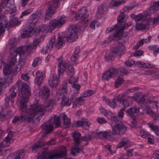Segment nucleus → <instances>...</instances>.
<instances>
[{"label": "nucleus", "mask_w": 159, "mask_h": 159, "mask_svg": "<svg viewBox=\"0 0 159 159\" xmlns=\"http://www.w3.org/2000/svg\"><path fill=\"white\" fill-rule=\"evenodd\" d=\"M53 105L54 100L51 99L43 103V106L38 104L31 105L27 111V112L22 115L21 118L25 121L30 122L32 120L33 117L37 113H40V115H44L46 108H48V111H50L52 109Z\"/></svg>", "instance_id": "f257e3e1"}, {"label": "nucleus", "mask_w": 159, "mask_h": 159, "mask_svg": "<svg viewBox=\"0 0 159 159\" xmlns=\"http://www.w3.org/2000/svg\"><path fill=\"white\" fill-rule=\"evenodd\" d=\"M16 84L18 87L19 91V95L22 99L20 102V109L22 111H25L27 107L26 103L28 100V97L30 95V86L24 82L18 80Z\"/></svg>", "instance_id": "f03ea898"}, {"label": "nucleus", "mask_w": 159, "mask_h": 159, "mask_svg": "<svg viewBox=\"0 0 159 159\" xmlns=\"http://www.w3.org/2000/svg\"><path fill=\"white\" fill-rule=\"evenodd\" d=\"M67 153L66 149L65 146H61L59 148V150H56L50 153L47 156V152L42 151L39 153V155L37 159H57L61 158L65 156Z\"/></svg>", "instance_id": "7ed1b4c3"}, {"label": "nucleus", "mask_w": 159, "mask_h": 159, "mask_svg": "<svg viewBox=\"0 0 159 159\" xmlns=\"http://www.w3.org/2000/svg\"><path fill=\"white\" fill-rule=\"evenodd\" d=\"M70 32L69 35L66 38L67 42H73L76 40L78 38L77 32H79L80 28L79 25L77 24L75 25H71L68 28Z\"/></svg>", "instance_id": "20e7f679"}, {"label": "nucleus", "mask_w": 159, "mask_h": 159, "mask_svg": "<svg viewBox=\"0 0 159 159\" xmlns=\"http://www.w3.org/2000/svg\"><path fill=\"white\" fill-rule=\"evenodd\" d=\"M35 46H32L30 43L23 46L19 47L16 48V52L20 55L26 57L29 56L35 50Z\"/></svg>", "instance_id": "39448f33"}, {"label": "nucleus", "mask_w": 159, "mask_h": 159, "mask_svg": "<svg viewBox=\"0 0 159 159\" xmlns=\"http://www.w3.org/2000/svg\"><path fill=\"white\" fill-rule=\"evenodd\" d=\"M148 23L146 21H143L137 23L135 26V30H140L145 28L148 24L151 25H156L159 22V13L158 15L156 17L152 18H150L147 20Z\"/></svg>", "instance_id": "423d86ee"}, {"label": "nucleus", "mask_w": 159, "mask_h": 159, "mask_svg": "<svg viewBox=\"0 0 159 159\" xmlns=\"http://www.w3.org/2000/svg\"><path fill=\"white\" fill-rule=\"evenodd\" d=\"M65 17L62 15L59 18L52 19L50 21L49 24L48 31L50 32L56 27L59 28L66 22Z\"/></svg>", "instance_id": "0eeeda50"}, {"label": "nucleus", "mask_w": 159, "mask_h": 159, "mask_svg": "<svg viewBox=\"0 0 159 159\" xmlns=\"http://www.w3.org/2000/svg\"><path fill=\"white\" fill-rule=\"evenodd\" d=\"M59 0H52L48 3V8L46 12V16L49 17L54 14L55 10L57 7Z\"/></svg>", "instance_id": "6e6552de"}, {"label": "nucleus", "mask_w": 159, "mask_h": 159, "mask_svg": "<svg viewBox=\"0 0 159 159\" xmlns=\"http://www.w3.org/2000/svg\"><path fill=\"white\" fill-rule=\"evenodd\" d=\"M127 127L122 124H116L112 129L113 134L117 135H122L126 131Z\"/></svg>", "instance_id": "1a4fd4ad"}, {"label": "nucleus", "mask_w": 159, "mask_h": 159, "mask_svg": "<svg viewBox=\"0 0 159 159\" xmlns=\"http://www.w3.org/2000/svg\"><path fill=\"white\" fill-rule=\"evenodd\" d=\"M57 60L58 63V73L59 76L60 75H62L65 70L66 67L67 66L69 61L68 60L63 61L62 57L58 58Z\"/></svg>", "instance_id": "9d476101"}, {"label": "nucleus", "mask_w": 159, "mask_h": 159, "mask_svg": "<svg viewBox=\"0 0 159 159\" xmlns=\"http://www.w3.org/2000/svg\"><path fill=\"white\" fill-rule=\"evenodd\" d=\"M41 128L44 134H43L42 137L46 136L52 131L53 129L52 123L50 121H48L43 123L41 126Z\"/></svg>", "instance_id": "9b49d317"}, {"label": "nucleus", "mask_w": 159, "mask_h": 159, "mask_svg": "<svg viewBox=\"0 0 159 159\" xmlns=\"http://www.w3.org/2000/svg\"><path fill=\"white\" fill-rule=\"evenodd\" d=\"M118 72V70L116 68H110L103 74L102 79L103 80H108L112 77L115 76Z\"/></svg>", "instance_id": "f8f14e48"}, {"label": "nucleus", "mask_w": 159, "mask_h": 159, "mask_svg": "<svg viewBox=\"0 0 159 159\" xmlns=\"http://www.w3.org/2000/svg\"><path fill=\"white\" fill-rule=\"evenodd\" d=\"M39 93L40 98L46 99L50 95V89L48 86H43L40 89Z\"/></svg>", "instance_id": "ddd939ff"}, {"label": "nucleus", "mask_w": 159, "mask_h": 159, "mask_svg": "<svg viewBox=\"0 0 159 159\" xmlns=\"http://www.w3.org/2000/svg\"><path fill=\"white\" fill-rule=\"evenodd\" d=\"M87 12L88 11L86 7H82L79 11L78 14L75 15V19L77 20H84L85 18H86L87 16Z\"/></svg>", "instance_id": "4468645a"}, {"label": "nucleus", "mask_w": 159, "mask_h": 159, "mask_svg": "<svg viewBox=\"0 0 159 159\" xmlns=\"http://www.w3.org/2000/svg\"><path fill=\"white\" fill-rule=\"evenodd\" d=\"M17 54H18L16 52V49L14 52H11L8 58V63L9 65L12 66L14 65L16 62V58Z\"/></svg>", "instance_id": "2eb2a0df"}, {"label": "nucleus", "mask_w": 159, "mask_h": 159, "mask_svg": "<svg viewBox=\"0 0 159 159\" xmlns=\"http://www.w3.org/2000/svg\"><path fill=\"white\" fill-rule=\"evenodd\" d=\"M16 93L14 91L11 92L10 96H7L5 98V105L7 107L9 106V103L11 102L13 103L14 101V99L16 97Z\"/></svg>", "instance_id": "dca6fc26"}, {"label": "nucleus", "mask_w": 159, "mask_h": 159, "mask_svg": "<svg viewBox=\"0 0 159 159\" xmlns=\"http://www.w3.org/2000/svg\"><path fill=\"white\" fill-rule=\"evenodd\" d=\"M76 124L77 127L82 126L85 129H88L90 126V123L85 119H82L81 120L78 121Z\"/></svg>", "instance_id": "f3484780"}, {"label": "nucleus", "mask_w": 159, "mask_h": 159, "mask_svg": "<svg viewBox=\"0 0 159 159\" xmlns=\"http://www.w3.org/2000/svg\"><path fill=\"white\" fill-rule=\"evenodd\" d=\"M59 80L57 75H52L48 81L49 85L52 88H55L57 85Z\"/></svg>", "instance_id": "a211bd4d"}, {"label": "nucleus", "mask_w": 159, "mask_h": 159, "mask_svg": "<svg viewBox=\"0 0 159 159\" xmlns=\"http://www.w3.org/2000/svg\"><path fill=\"white\" fill-rule=\"evenodd\" d=\"M66 41H67L66 37L62 38L60 36L58 37L57 41L55 45L56 48L57 49L62 48Z\"/></svg>", "instance_id": "6ab92c4d"}, {"label": "nucleus", "mask_w": 159, "mask_h": 159, "mask_svg": "<svg viewBox=\"0 0 159 159\" xmlns=\"http://www.w3.org/2000/svg\"><path fill=\"white\" fill-rule=\"evenodd\" d=\"M61 116L63 120V127L65 128H68L70 126L71 124L70 120L68 118L67 116L65 114H62Z\"/></svg>", "instance_id": "aec40b11"}, {"label": "nucleus", "mask_w": 159, "mask_h": 159, "mask_svg": "<svg viewBox=\"0 0 159 159\" xmlns=\"http://www.w3.org/2000/svg\"><path fill=\"white\" fill-rule=\"evenodd\" d=\"M105 115L108 119L112 121H114L116 123L119 122L120 121L119 118L117 116H114L113 114L110 111L106 112Z\"/></svg>", "instance_id": "412c9836"}, {"label": "nucleus", "mask_w": 159, "mask_h": 159, "mask_svg": "<svg viewBox=\"0 0 159 159\" xmlns=\"http://www.w3.org/2000/svg\"><path fill=\"white\" fill-rule=\"evenodd\" d=\"M126 112L128 115L131 118L134 117V115L135 113H140L139 109L137 108L136 107H133L129 108Z\"/></svg>", "instance_id": "4be33fe9"}, {"label": "nucleus", "mask_w": 159, "mask_h": 159, "mask_svg": "<svg viewBox=\"0 0 159 159\" xmlns=\"http://www.w3.org/2000/svg\"><path fill=\"white\" fill-rule=\"evenodd\" d=\"M72 136L75 144L78 145L81 142V134L79 132H75L73 133Z\"/></svg>", "instance_id": "5701e85b"}, {"label": "nucleus", "mask_w": 159, "mask_h": 159, "mask_svg": "<svg viewBox=\"0 0 159 159\" xmlns=\"http://www.w3.org/2000/svg\"><path fill=\"white\" fill-rule=\"evenodd\" d=\"M19 23V22L18 20V19L17 18L14 17L10 20L8 23H5V27L13 26L16 25H18Z\"/></svg>", "instance_id": "b1692460"}, {"label": "nucleus", "mask_w": 159, "mask_h": 159, "mask_svg": "<svg viewBox=\"0 0 159 159\" xmlns=\"http://www.w3.org/2000/svg\"><path fill=\"white\" fill-rule=\"evenodd\" d=\"M119 48H117L116 46L115 48H113L111 50L110 53L108 54L107 56L106 57V58L107 60H111L112 57H113L115 55H118V49Z\"/></svg>", "instance_id": "393cba45"}, {"label": "nucleus", "mask_w": 159, "mask_h": 159, "mask_svg": "<svg viewBox=\"0 0 159 159\" xmlns=\"http://www.w3.org/2000/svg\"><path fill=\"white\" fill-rule=\"evenodd\" d=\"M43 75L42 72L37 71L36 74V78L35 80V83L38 85H40L42 82Z\"/></svg>", "instance_id": "a878e982"}, {"label": "nucleus", "mask_w": 159, "mask_h": 159, "mask_svg": "<svg viewBox=\"0 0 159 159\" xmlns=\"http://www.w3.org/2000/svg\"><path fill=\"white\" fill-rule=\"evenodd\" d=\"M45 143L41 140H39L38 142L34 144L32 147L33 150L35 151L38 150L45 145Z\"/></svg>", "instance_id": "bb28decb"}, {"label": "nucleus", "mask_w": 159, "mask_h": 159, "mask_svg": "<svg viewBox=\"0 0 159 159\" xmlns=\"http://www.w3.org/2000/svg\"><path fill=\"white\" fill-rule=\"evenodd\" d=\"M122 11V10L120 11V14L117 17L118 25H121L122 23H124L126 20H125V16L124 14V11Z\"/></svg>", "instance_id": "cd10ccee"}, {"label": "nucleus", "mask_w": 159, "mask_h": 159, "mask_svg": "<svg viewBox=\"0 0 159 159\" xmlns=\"http://www.w3.org/2000/svg\"><path fill=\"white\" fill-rule=\"evenodd\" d=\"M159 10V0L157 2H154L152 5L149 9V11L151 13H153Z\"/></svg>", "instance_id": "c85d7f7f"}, {"label": "nucleus", "mask_w": 159, "mask_h": 159, "mask_svg": "<svg viewBox=\"0 0 159 159\" xmlns=\"http://www.w3.org/2000/svg\"><path fill=\"white\" fill-rule=\"evenodd\" d=\"M130 143L129 140L127 138H123L116 146L117 148H120L126 146Z\"/></svg>", "instance_id": "c756f323"}, {"label": "nucleus", "mask_w": 159, "mask_h": 159, "mask_svg": "<svg viewBox=\"0 0 159 159\" xmlns=\"http://www.w3.org/2000/svg\"><path fill=\"white\" fill-rule=\"evenodd\" d=\"M148 15L147 14L141 13L137 15H136L135 20L136 21H146L147 20L146 16Z\"/></svg>", "instance_id": "7c9ffc66"}, {"label": "nucleus", "mask_w": 159, "mask_h": 159, "mask_svg": "<svg viewBox=\"0 0 159 159\" xmlns=\"http://www.w3.org/2000/svg\"><path fill=\"white\" fill-rule=\"evenodd\" d=\"M146 112L147 114L151 115L152 117L154 120H157L159 117L158 114L155 113L152 109L149 107H147L146 108Z\"/></svg>", "instance_id": "2f4dec72"}, {"label": "nucleus", "mask_w": 159, "mask_h": 159, "mask_svg": "<svg viewBox=\"0 0 159 159\" xmlns=\"http://www.w3.org/2000/svg\"><path fill=\"white\" fill-rule=\"evenodd\" d=\"M65 70L67 74L69 75H73L74 74V69L73 67L71 65L68 64V63L66 67Z\"/></svg>", "instance_id": "473e14b6"}, {"label": "nucleus", "mask_w": 159, "mask_h": 159, "mask_svg": "<svg viewBox=\"0 0 159 159\" xmlns=\"http://www.w3.org/2000/svg\"><path fill=\"white\" fill-rule=\"evenodd\" d=\"M125 2V1L124 0H122V1L117 2L112 1L109 4V6L110 8H112L117 6H119L121 4H123Z\"/></svg>", "instance_id": "72a5a7b5"}, {"label": "nucleus", "mask_w": 159, "mask_h": 159, "mask_svg": "<svg viewBox=\"0 0 159 159\" xmlns=\"http://www.w3.org/2000/svg\"><path fill=\"white\" fill-rule=\"evenodd\" d=\"M25 154V150L23 149H21L16 154V157L14 159H22Z\"/></svg>", "instance_id": "f704fd0d"}, {"label": "nucleus", "mask_w": 159, "mask_h": 159, "mask_svg": "<svg viewBox=\"0 0 159 159\" xmlns=\"http://www.w3.org/2000/svg\"><path fill=\"white\" fill-rule=\"evenodd\" d=\"M47 28L48 27L45 25H40L36 30L34 31V34L36 35L38 33L40 32H44L47 30Z\"/></svg>", "instance_id": "c9c22d12"}, {"label": "nucleus", "mask_w": 159, "mask_h": 159, "mask_svg": "<svg viewBox=\"0 0 159 159\" xmlns=\"http://www.w3.org/2000/svg\"><path fill=\"white\" fill-rule=\"evenodd\" d=\"M23 32H21V37L22 38H27L30 37L32 34V31L29 30H26L25 29L22 30Z\"/></svg>", "instance_id": "e433bc0d"}, {"label": "nucleus", "mask_w": 159, "mask_h": 159, "mask_svg": "<svg viewBox=\"0 0 159 159\" xmlns=\"http://www.w3.org/2000/svg\"><path fill=\"white\" fill-rule=\"evenodd\" d=\"M117 48H119L118 49V56H121L125 52V47L121 42H119L118 44L117 45Z\"/></svg>", "instance_id": "4c0bfd02"}, {"label": "nucleus", "mask_w": 159, "mask_h": 159, "mask_svg": "<svg viewBox=\"0 0 159 159\" xmlns=\"http://www.w3.org/2000/svg\"><path fill=\"white\" fill-rule=\"evenodd\" d=\"M11 65L6 64L3 66V73L6 75L10 74L12 72V69Z\"/></svg>", "instance_id": "58836bf2"}, {"label": "nucleus", "mask_w": 159, "mask_h": 159, "mask_svg": "<svg viewBox=\"0 0 159 159\" xmlns=\"http://www.w3.org/2000/svg\"><path fill=\"white\" fill-rule=\"evenodd\" d=\"M20 111H21V112H23V113H22L21 115H20V117H19V116H15L14 118L13 119V120H12V122L13 123H16V122L18 121L19 120V119H20L22 121H23L24 122H31V121H32V120L30 121V122H29V121H25L24 120H23L22 119H21V116H22V115H23L24 114H25V113H26L27 112V111L28 110V109H25V111H21V110H20Z\"/></svg>", "instance_id": "ea45409f"}, {"label": "nucleus", "mask_w": 159, "mask_h": 159, "mask_svg": "<svg viewBox=\"0 0 159 159\" xmlns=\"http://www.w3.org/2000/svg\"><path fill=\"white\" fill-rule=\"evenodd\" d=\"M125 80L124 78L121 76H118L117 79L116 80L115 86L116 88L118 87L122 84L123 83Z\"/></svg>", "instance_id": "a19ab883"}, {"label": "nucleus", "mask_w": 159, "mask_h": 159, "mask_svg": "<svg viewBox=\"0 0 159 159\" xmlns=\"http://www.w3.org/2000/svg\"><path fill=\"white\" fill-rule=\"evenodd\" d=\"M107 7L105 4H102L98 8V12L99 14H103L107 9Z\"/></svg>", "instance_id": "79ce46f5"}, {"label": "nucleus", "mask_w": 159, "mask_h": 159, "mask_svg": "<svg viewBox=\"0 0 159 159\" xmlns=\"http://www.w3.org/2000/svg\"><path fill=\"white\" fill-rule=\"evenodd\" d=\"M10 0H2L0 5V13L2 12L1 9L5 7L9 8L8 1Z\"/></svg>", "instance_id": "37998d69"}, {"label": "nucleus", "mask_w": 159, "mask_h": 159, "mask_svg": "<svg viewBox=\"0 0 159 159\" xmlns=\"http://www.w3.org/2000/svg\"><path fill=\"white\" fill-rule=\"evenodd\" d=\"M71 101L67 98H63L61 101V104L63 106H69L71 103Z\"/></svg>", "instance_id": "c03bdc74"}, {"label": "nucleus", "mask_w": 159, "mask_h": 159, "mask_svg": "<svg viewBox=\"0 0 159 159\" xmlns=\"http://www.w3.org/2000/svg\"><path fill=\"white\" fill-rule=\"evenodd\" d=\"M53 122L56 128H57L60 126L61 121L59 116H54Z\"/></svg>", "instance_id": "a18cd8bd"}, {"label": "nucleus", "mask_w": 159, "mask_h": 159, "mask_svg": "<svg viewBox=\"0 0 159 159\" xmlns=\"http://www.w3.org/2000/svg\"><path fill=\"white\" fill-rule=\"evenodd\" d=\"M97 135L100 139L107 138V136L108 135L107 132L100 131L96 133Z\"/></svg>", "instance_id": "49530a36"}, {"label": "nucleus", "mask_w": 159, "mask_h": 159, "mask_svg": "<svg viewBox=\"0 0 159 159\" xmlns=\"http://www.w3.org/2000/svg\"><path fill=\"white\" fill-rule=\"evenodd\" d=\"M55 42V38L54 37L52 38L47 45V48L49 50L53 48Z\"/></svg>", "instance_id": "de8ad7c7"}, {"label": "nucleus", "mask_w": 159, "mask_h": 159, "mask_svg": "<svg viewBox=\"0 0 159 159\" xmlns=\"http://www.w3.org/2000/svg\"><path fill=\"white\" fill-rule=\"evenodd\" d=\"M42 61V59L40 57H36L32 63V66L34 67L40 64Z\"/></svg>", "instance_id": "09e8293b"}, {"label": "nucleus", "mask_w": 159, "mask_h": 159, "mask_svg": "<svg viewBox=\"0 0 159 159\" xmlns=\"http://www.w3.org/2000/svg\"><path fill=\"white\" fill-rule=\"evenodd\" d=\"M125 93H122L119 94L116 97V99L117 102L121 103L124 98H126Z\"/></svg>", "instance_id": "8fccbe9b"}, {"label": "nucleus", "mask_w": 159, "mask_h": 159, "mask_svg": "<svg viewBox=\"0 0 159 159\" xmlns=\"http://www.w3.org/2000/svg\"><path fill=\"white\" fill-rule=\"evenodd\" d=\"M43 40V39L42 38H36L34 39L33 43H30V44L33 46H35V49H36L37 45L42 41Z\"/></svg>", "instance_id": "3c124183"}, {"label": "nucleus", "mask_w": 159, "mask_h": 159, "mask_svg": "<svg viewBox=\"0 0 159 159\" xmlns=\"http://www.w3.org/2000/svg\"><path fill=\"white\" fill-rule=\"evenodd\" d=\"M37 21H35L34 22L31 21L27 23V25L28 26V28L32 31H34V29L36 26Z\"/></svg>", "instance_id": "603ef678"}, {"label": "nucleus", "mask_w": 159, "mask_h": 159, "mask_svg": "<svg viewBox=\"0 0 159 159\" xmlns=\"http://www.w3.org/2000/svg\"><path fill=\"white\" fill-rule=\"evenodd\" d=\"M39 17V14L38 12H36L35 13H33L32 14L31 17L30 18V21H34V20L37 21L38 20Z\"/></svg>", "instance_id": "864d4df0"}, {"label": "nucleus", "mask_w": 159, "mask_h": 159, "mask_svg": "<svg viewBox=\"0 0 159 159\" xmlns=\"http://www.w3.org/2000/svg\"><path fill=\"white\" fill-rule=\"evenodd\" d=\"M65 94H65L64 92L63 93V92L60 90H57L56 92V96L57 97V100H59L61 99L62 100V98H66V97H65Z\"/></svg>", "instance_id": "5fc2aeb1"}, {"label": "nucleus", "mask_w": 159, "mask_h": 159, "mask_svg": "<svg viewBox=\"0 0 159 159\" xmlns=\"http://www.w3.org/2000/svg\"><path fill=\"white\" fill-rule=\"evenodd\" d=\"M148 125L153 131L156 133L157 135H159V134L158 133V132L159 131V127L154 125L150 123L148 124Z\"/></svg>", "instance_id": "6e6d98bb"}, {"label": "nucleus", "mask_w": 159, "mask_h": 159, "mask_svg": "<svg viewBox=\"0 0 159 159\" xmlns=\"http://www.w3.org/2000/svg\"><path fill=\"white\" fill-rule=\"evenodd\" d=\"M11 8L10 7L8 8L9 9H7L5 11V13L6 14L9 13L10 14L13 13H14L16 11V8L13 5H11Z\"/></svg>", "instance_id": "4d7b16f0"}, {"label": "nucleus", "mask_w": 159, "mask_h": 159, "mask_svg": "<svg viewBox=\"0 0 159 159\" xmlns=\"http://www.w3.org/2000/svg\"><path fill=\"white\" fill-rule=\"evenodd\" d=\"M148 48L149 50H152L154 51V53H159V46L157 45L150 46H149Z\"/></svg>", "instance_id": "13d9d810"}, {"label": "nucleus", "mask_w": 159, "mask_h": 159, "mask_svg": "<svg viewBox=\"0 0 159 159\" xmlns=\"http://www.w3.org/2000/svg\"><path fill=\"white\" fill-rule=\"evenodd\" d=\"M59 90L63 92V93L64 92L65 94H67L68 90L67 84L65 83L62 84Z\"/></svg>", "instance_id": "bf43d9fd"}, {"label": "nucleus", "mask_w": 159, "mask_h": 159, "mask_svg": "<svg viewBox=\"0 0 159 159\" xmlns=\"http://www.w3.org/2000/svg\"><path fill=\"white\" fill-rule=\"evenodd\" d=\"M136 99L138 102H142L143 103L147 102L146 101V97L143 95H142L141 94L140 96H137Z\"/></svg>", "instance_id": "052dcab7"}, {"label": "nucleus", "mask_w": 159, "mask_h": 159, "mask_svg": "<svg viewBox=\"0 0 159 159\" xmlns=\"http://www.w3.org/2000/svg\"><path fill=\"white\" fill-rule=\"evenodd\" d=\"M94 93V91L91 90H88L85 91L83 94V97H86L91 96Z\"/></svg>", "instance_id": "680f3d73"}, {"label": "nucleus", "mask_w": 159, "mask_h": 159, "mask_svg": "<svg viewBox=\"0 0 159 159\" xmlns=\"http://www.w3.org/2000/svg\"><path fill=\"white\" fill-rule=\"evenodd\" d=\"M4 142L6 144L7 146L12 143L13 142V140L11 138L7 137L5 138V140H3Z\"/></svg>", "instance_id": "e2e57ef3"}, {"label": "nucleus", "mask_w": 159, "mask_h": 159, "mask_svg": "<svg viewBox=\"0 0 159 159\" xmlns=\"http://www.w3.org/2000/svg\"><path fill=\"white\" fill-rule=\"evenodd\" d=\"M124 31L122 30H117L116 31V33L114 34V37L118 38L122 36Z\"/></svg>", "instance_id": "0e129e2a"}, {"label": "nucleus", "mask_w": 159, "mask_h": 159, "mask_svg": "<svg viewBox=\"0 0 159 159\" xmlns=\"http://www.w3.org/2000/svg\"><path fill=\"white\" fill-rule=\"evenodd\" d=\"M139 135L142 138H146L149 136L148 133L146 131L141 130L140 132Z\"/></svg>", "instance_id": "69168bd1"}, {"label": "nucleus", "mask_w": 159, "mask_h": 159, "mask_svg": "<svg viewBox=\"0 0 159 159\" xmlns=\"http://www.w3.org/2000/svg\"><path fill=\"white\" fill-rule=\"evenodd\" d=\"M70 76V78L69 80V83L70 84H72L78 82V79L77 78L74 77L73 75Z\"/></svg>", "instance_id": "338daca9"}, {"label": "nucleus", "mask_w": 159, "mask_h": 159, "mask_svg": "<svg viewBox=\"0 0 159 159\" xmlns=\"http://www.w3.org/2000/svg\"><path fill=\"white\" fill-rule=\"evenodd\" d=\"M32 11V9H30L27 10L23 11L21 13L20 16V18H22L24 16H26L30 13H31Z\"/></svg>", "instance_id": "774afa93"}]
</instances>
